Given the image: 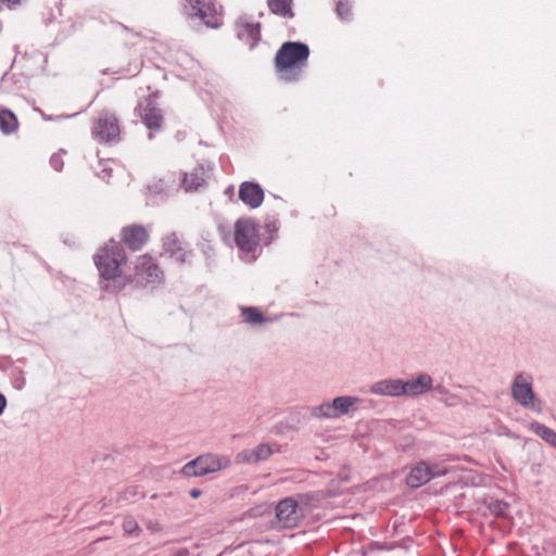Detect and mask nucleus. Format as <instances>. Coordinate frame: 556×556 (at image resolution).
<instances>
[{
    "instance_id": "nucleus-1",
    "label": "nucleus",
    "mask_w": 556,
    "mask_h": 556,
    "mask_svg": "<svg viewBox=\"0 0 556 556\" xmlns=\"http://www.w3.org/2000/svg\"><path fill=\"white\" fill-rule=\"evenodd\" d=\"M125 248L115 239L108 240L93 255V263L102 279L101 290L116 294L124 290L122 267L127 263Z\"/></svg>"
},
{
    "instance_id": "nucleus-2",
    "label": "nucleus",
    "mask_w": 556,
    "mask_h": 556,
    "mask_svg": "<svg viewBox=\"0 0 556 556\" xmlns=\"http://www.w3.org/2000/svg\"><path fill=\"white\" fill-rule=\"evenodd\" d=\"M309 48L301 41L283 42L278 49L274 65L279 78L286 83L298 81L306 66Z\"/></svg>"
},
{
    "instance_id": "nucleus-3",
    "label": "nucleus",
    "mask_w": 556,
    "mask_h": 556,
    "mask_svg": "<svg viewBox=\"0 0 556 556\" xmlns=\"http://www.w3.org/2000/svg\"><path fill=\"white\" fill-rule=\"evenodd\" d=\"M164 273L150 254H142L136 258L134 273L125 275L124 289L134 286L137 289L155 288L162 283Z\"/></svg>"
},
{
    "instance_id": "nucleus-4",
    "label": "nucleus",
    "mask_w": 556,
    "mask_h": 556,
    "mask_svg": "<svg viewBox=\"0 0 556 556\" xmlns=\"http://www.w3.org/2000/svg\"><path fill=\"white\" fill-rule=\"evenodd\" d=\"M182 14L190 20H200L212 29L219 28L224 23L223 7L215 0H182Z\"/></svg>"
},
{
    "instance_id": "nucleus-5",
    "label": "nucleus",
    "mask_w": 556,
    "mask_h": 556,
    "mask_svg": "<svg viewBox=\"0 0 556 556\" xmlns=\"http://www.w3.org/2000/svg\"><path fill=\"white\" fill-rule=\"evenodd\" d=\"M260 226L254 218L241 217L235 223V242L238 249L255 258L261 244Z\"/></svg>"
},
{
    "instance_id": "nucleus-6",
    "label": "nucleus",
    "mask_w": 556,
    "mask_h": 556,
    "mask_svg": "<svg viewBox=\"0 0 556 556\" xmlns=\"http://www.w3.org/2000/svg\"><path fill=\"white\" fill-rule=\"evenodd\" d=\"M230 466V459L225 455L203 454L188 462L181 468L185 477H203Z\"/></svg>"
},
{
    "instance_id": "nucleus-7",
    "label": "nucleus",
    "mask_w": 556,
    "mask_h": 556,
    "mask_svg": "<svg viewBox=\"0 0 556 556\" xmlns=\"http://www.w3.org/2000/svg\"><path fill=\"white\" fill-rule=\"evenodd\" d=\"M91 136L100 143H113L119 140L121 126L115 114L110 112H101L94 119Z\"/></svg>"
},
{
    "instance_id": "nucleus-8",
    "label": "nucleus",
    "mask_w": 556,
    "mask_h": 556,
    "mask_svg": "<svg viewBox=\"0 0 556 556\" xmlns=\"http://www.w3.org/2000/svg\"><path fill=\"white\" fill-rule=\"evenodd\" d=\"M136 111L146 127L150 130L149 139L153 138L154 131H160L164 124V116L157 106V94L150 93L137 105Z\"/></svg>"
},
{
    "instance_id": "nucleus-9",
    "label": "nucleus",
    "mask_w": 556,
    "mask_h": 556,
    "mask_svg": "<svg viewBox=\"0 0 556 556\" xmlns=\"http://www.w3.org/2000/svg\"><path fill=\"white\" fill-rule=\"evenodd\" d=\"M511 396L519 405L540 412L535 406L536 397L532 388V377L523 372L518 374L511 384Z\"/></svg>"
},
{
    "instance_id": "nucleus-10",
    "label": "nucleus",
    "mask_w": 556,
    "mask_h": 556,
    "mask_svg": "<svg viewBox=\"0 0 556 556\" xmlns=\"http://www.w3.org/2000/svg\"><path fill=\"white\" fill-rule=\"evenodd\" d=\"M150 240V229L141 224H129L121 228L119 241L125 250L141 251Z\"/></svg>"
},
{
    "instance_id": "nucleus-11",
    "label": "nucleus",
    "mask_w": 556,
    "mask_h": 556,
    "mask_svg": "<svg viewBox=\"0 0 556 556\" xmlns=\"http://www.w3.org/2000/svg\"><path fill=\"white\" fill-rule=\"evenodd\" d=\"M164 253L179 264L190 263L193 255L189 244L177 236L176 232L166 235L162 240Z\"/></svg>"
},
{
    "instance_id": "nucleus-12",
    "label": "nucleus",
    "mask_w": 556,
    "mask_h": 556,
    "mask_svg": "<svg viewBox=\"0 0 556 556\" xmlns=\"http://www.w3.org/2000/svg\"><path fill=\"white\" fill-rule=\"evenodd\" d=\"M276 518L281 528H294L302 518L299 504L295 500L287 497L276 506Z\"/></svg>"
},
{
    "instance_id": "nucleus-13",
    "label": "nucleus",
    "mask_w": 556,
    "mask_h": 556,
    "mask_svg": "<svg viewBox=\"0 0 556 556\" xmlns=\"http://www.w3.org/2000/svg\"><path fill=\"white\" fill-rule=\"evenodd\" d=\"M437 466H431L427 462H419L409 471L406 477V483L412 489L420 488L435 477L446 473L445 470H435Z\"/></svg>"
},
{
    "instance_id": "nucleus-14",
    "label": "nucleus",
    "mask_w": 556,
    "mask_h": 556,
    "mask_svg": "<svg viewBox=\"0 0 556 556\" xmlns=\"http://www.w3.org/2000/svg\"><path fill=\"white\" fill-rule=\"evenodd\" d=\"M235 29L237 38L247 43L250 49H254L262 39L261 23H249L240 17L235 23Z\"/></svg>"
},
{
    "instance_id": "nucleus-15",
    "label": "nucleus",
    "mask_w": 556,
    "mask_h": 556,
    "mask_svg": "<svg viewBox=\"0 0 556 556\" xmlns=\"http://www.w3.org/2000/svg\"><path fill=\"white\" fill-rule=\"evenodd\" d=\"M238 197L250 208H257L262 205L265 193L257 182L243 181L239 186Z\"/></svg>"
},
{
    "instance_id": "nucleus-16",
    "label": "nucleus",
    "mask_w": 556,
    "mask_h": 556,
    "mask_svg": "<svg viewBox=\"0 0 556 556\" xmlns=\"http://www.w3.org/2000/svg\"><path fill=\"white\" fill-rule=\"evenodd\" d=\"M275 450L269 443H261L253 448L243 450L237 454L236 460L239 464H255L267 460Z\"/></svg>"
},
{
    "instance_id": "nucleus-17",
    "label": "nucleus",
    "mask_w": 556,
    "mask_h": 556,
    "mask_svg": "<svg viewBox=\"0 0 556 556\" xmlns=\"http://www.w3.org/2000/svg\"><path fill=\"white\" fill-rule=\"evenodd\" d=\"M205 185V169L202 165H198L190 173L184 174L181 187L186 192L198 191Z\"/></svg>"
},
{
    "instance_id": "nucleus-18",
    "label": "nucleus",
    "mask_w": 556,
    "mask_h": 556,
    "mask_svg": "<svg viewBox=\"0 0 556 556\" xmlns=\"http://www.w3.org/2000/svg\"><path fill=\"white\" fill-rule=\"evenodd\" d=\"M403 381L400 379L381 380L370 387V392L379 395L400 396L404 395Z\"/></svg>"
},
{
    "instance_id": "nucleus-19",
    "label": "nucleus",
    "mask_w": 556,
    "mask_h": 556,
    "mask_svg": "<svg viewBox=\"0 0 556 556\" xmlns=\"http://www.w3.org/2000/svg\"><path fill=\"white\" fill-rule=\"evenodd\" d=\"M432 378L428 374H420L417 379L403 381L404 395H419L424 394L432 389Z\"/></svg>"
},
{
    "instance_id": "nucleus-20",
    "label": "nucleus",
    "mask_w": 556,
    "mask_h": 556,
    "mask_svg": "<svg viewBox=\"0 0 556 556\" xmlns=\"http://www.w3.org/2000/svg\"><path fill=\"white\" fill-rule=\"evenodd\" d=\"M267 7L271 14L282 18H293V0H267Z\"/></svg>"
},
{
    "instance_id": "nucleus-21",
    "label": "nucleus",
    "mask_w": 556,
    "mask_h": 556,
    "mask_svg": "<svg viewBox=\"0 0 556 556\" xmlns=\"http://www.w3.org/2000/svg\"><path fill=\"white\" fill-rule=\"evenodd\" d=\"M529 428L543 441L556 448V431L539 421H532Z\"/></svg>"
},
{
    "instance_id": "nucleus-22",
    "label": "nucleus",
    "mask_w": 556,
    "mask_h": 556,
    "mask_svg": "<svg viewBox=\"0 0 556 556\" xmlns=\"http://www.w3.org/2000/svg\"><path fill=\"white\" fill-rule=\"evenodd\" d=\"M241 316L245 324L257 326L263 325L269 320L264 314L255 306L241 307Z\"/></svg>"
},
{
    "instance_id": "nucleus-23",
    "label": "nucleus",
    "mask_w": 556,
    "mask_h": 556,
    "mask_svg": "<svg viewBox=\"0 0 556 556\" xmlns=\"http://www.w3.org/2000/svg\"><path fill=\"white\" fill-rule=\"evenodd\" d=\"M18 123L15 114L8 110H0V129L3 134H12L17 129Z\"/></svg>"
},
{
    "instance_id": "nucleus-24",
    "label": "nucleus",
    "mask_w": 556,
    "mask_h": 556,
    "mask_svg": "<svg viewBox=\"0 0 556 556\" xmlns=\"http://www.w3.org/2000/svg\"><path fill=\"white\" fill-rule=\"evenodd\" d=\"M359 400L353 396H338L332 400L331 406L334 410L336 418L345 415L350 412V408L357 403Z\"/></svg>"
},
{
    "instance_id": "nucleus-25",
    "label": "nucleus",
    "mask_w": 556,
    "mask_h": 556,
    "mask_svg": "<svg viewBox=\"0 0 556 556\" xmlns=\"http://www.w3.org/2000/svg\"><path fill=\"white\" fill-rule=\"evenodd\" d=\"M509 505L501 500H492L488 504V509L490 514L496 516V517H506L508 513Z\"/></svg>"
},
{
    "instance_id": "nucleus-26",
    "label": "nucleus",
    "mask_w": 556,
    "mask_h": 556,
    "mask_svg": "<svg viewBox=\"0 0 556 556\" xmlns=\"http://www.w3.org/2000/svg\"><path fill=\"white\" fill-rule=\"evenodd\" d=\"M336 13L340 20L350 21L352 18L351 0H339L336 5Z\"/></svg>"
},
{
    "instance_id": "nucleus-27",
    "label": "nucleus",
    "mask_w": 556,
    "mask_h": 556,
    "mask_svg": "<svg viewBox=\"0 0 556 556\" xmlns=\"http://www.w3.org/2000/svg\"><path fill=\"white\" fill-rule=\"evenodd\" d=\"M279 220L277 218L274 219H267L265 222L264 228L266 232L268 233V237L264 239L263 243L265 245L270 244L277 237L278 230H279Z\"/></svg>"
},
{
    "instance_id": "nucleus-28",
    "label": "nucleus",
    "mask_w": 556,
    "mask_h": 556,
    "mask_svg": "<svg viewBox=\"0 0 556 556\" xmlns=\"http://www.w3.org/2000/svg\"><path fill=\"white\" fill-rule=\"evenodd\" d=\"M312 416L316 418H336V414L330 402L313 407Z\"/></svg>"
},
{
    "instance_id": "nucleus-29",
    "label": "nucleus",
    "mask_w": 556,
    "mask_h": 556,
    "mask_svg": "<svg viewBox=\"0 0 556 556\" xmlns=\"http://www.w3.org/2000/svg\"><path fill=\"white\" fill-rule=\"evenodd\" d=\"M122 527L127 535L138 536L141 532L138 522L131 516H126L124 518Z\"/></svg>"
},
{
    "instance_id": "nucleus-30",
    "label": "nucleus",
    "mask_w": 556,
    "mask_h": 556,
    "mask_svg": "<svg viewBox=\"0 0 556 556\" xmlns=\"http://www.w3.org/2000/svg\"><path fill=\"white\" fill-rule=\"evenodd\" d=\"M173 185L168 184L165 179H159L157 181L148 186V190L152 194H162L170 191Z\"/></svg>"
},
{
    "instance_id": "nucleus-31",
    "label": "nucleus",
    "mask_w": 556,
    "mask_h": 556,
    "mask_svg": "<svg viewBox=\"0 0 556 556\" xmlns=\"http://www.w3.org/2000/svg\"><path fill=\"white\" fill-rule=\"evenodd\" d=\"M50 164H51V166H52L56 172H61V170L63 169V166H64V161H63L62 154H61V153H54V154L50 157Z\"/></svg>"
},
{
    "instance_id": "nucleus-32",
    "label": "nucleus",
    "mask_w": 556,
    "mask_h": 556,
    "mask_svg": "<svg viewBox=\"0 0 556 556\" xmlns=\"http://www.w3.org/2000/svg\"><path fill=\"white\" fill-rule=\"evenodd\" d=\"M142 64L143 62L141 58L137 56L135 58L134 62L129 64L130 67L127 70V72L131 75H136L140 72Z\"/></svg>"
},
{
    "instance_id": "nucleus-33",
    "label": "nucleus",
    "mask_w": 556,
    "mask_h": 556,
    "mask_svg": "<svg viewBox=\"0 0 556 556\" xmlns=\"http://www.w3.org/2000/svg\"><path fill=\"white\" fill-rule=\"evenodd\" d=\"M113 169L111 167L104 166L101 170V173L98 174V176L102 179L110 178L112 176Z\"/></svg>"
},
{
    "instance_id": "nucleus-34",
    "label": "nucleus",
    "mask_w": 556,
    "mask_h": 556,
    "mask_svg": "<svg viewBox=\"0 0 556 556\" xmlns=\"http://www.w3.org/2000/svg\"><path fill=\"white\" fill-rule=\"evenodd\" d=\"M0 2L4 3L9 8H13L20 5L22 0H0Z\"/></svg>"
},
{
    "instance_id": "nucleus-35",
    "label": "nucleus",
    "mask_w": 556,
    "mask_h": 556,
    "mask_svg": "<svg viewBox=\"0 0 556 556\" xmlns=\"http://www.w3.org/2000/svg\"><path fill=\"white\" fill-rule=\"evenodd\" d=\"M7 406V399L3 394L0 393V415L3 413Z\"/></svg>"
},
{
    "instance_id": "nucleus-36",
    "label": "nucleus",
    "mask_w": 556,
    "mask_h": 556,
    "mask_svg": "<svg viewBox=\"0 0 556 556\" xmlns=\"http://www.w3.org/2000/svg\"><path fill=\"white\" fill-rule=\"evenodd\" d=\"M189 494L192 498H198L202 494V491L200 489H192Z\"/></svg>"
}]
</instances>
